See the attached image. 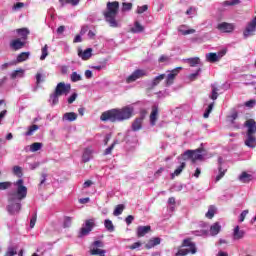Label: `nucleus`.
Returning <instances> with one entry per match:
<instances>
[{
	"instance_id": "f257e3e1",
	"label": "nucleus",
	"mask_w": 256,
	"mask_h": 256,
	"mask_svg": "<svg viewBox=\"0 0 256 256\" xmlns=\"http://www.w3.org/2000/svg\"><path fill=\"white\" fill-rule=\"evenodd\" d=\"M15 185L17 187L16 192L8 194L7 211L10 215H16L21 211V200L27 197V188L23 185V179L17 180Z\"/></svg>"
},
{
	"instance_id": "f03ea898",
	"label": "nucleus",
	"mask_w": 256,
	"mask_h": 256,
	"mask_svg": "<svg viewBox=\"0 0 256 256\" xmlns=\"http://www.w3.org/2000/svg\"><path fill=\"white\" fill-rule=\"evenodd\" d=\"M135 113V108L132 106H124L122 108H114L103 112L100 116L102 121H110V123H121L129 121Z\"/></svg>"
},
{
	"instance_id": "7ed1b4c3",
	"label": "nucleus",
	"mask_w": 256,
	"mask_h": 256,
	"mask_svg": "<svg viewBox=\"0 0 256 256\" xmlns=\"http://www.w3.org/2000/svg\"><path fill=\"white\" fill-rule=\"evenodd\" d=\"M117 13H119V2H108L106 4V11L103 13L107 23H109L110 27H118L117 20Z\"/></svg>"
},
{
	"instance_id": "20e7f679",
	"label": "nucleus",
	"mask_w": 256,
	"mask_h": 256,
	"mask_svg": "<svg viewBox=\"0 0 256 256\" xmlns=\"http://www.w3.org/2000/svg\"><path fill=\"white\" fill-rule=\"evenodd\" d=\"M244 127H247L245 145H246V147L255 149V147H256V137H255L256 122L253 119H248L245 122Z\"/></svg>"
},
{
	"instance_id": "39448f33",
	"label": "nucleus",
	"mask_w": 256,
	"mask_h": 256,
	"mask_svg": "<svg viewBox=\"0 0 256 256\" xmlns=\"http://www.w3.org/2000/svg\"><path fill=\"white\" fill-rule=\"evenodd\" d=\"M69 93H71V84L59 82L54 90V93L50 95V101H52V105H58L59 97L62 95H69Z\"/></svg>"
},
{
	"instance_id": "423d86ee",
	"label": "nucleus",
	"mask_w": 256,
	"mask_h": 256,
	"mask_svg": "<svg viewBox=\"0 0 256 256\" xmlns=\"http://www.w3.org/2000/svg\"><path fill=\"white\" fill-rule=\"evenodd\" d=\"M182 247H189V249H179L175 256H187L189 253H191V255H195V253H197V246H195V242H193L191 238L184 239Z\"/></svg>"
},
{
	"instance_id": "0eeeda50",
	"label": "nucleus",
	"mask_w": 256,
	"mask_h": 256,
	"mask_svg": "<svg viewBox=\"0 0 256 256\" xmlns=\"http://www.w3.org/2000/svg\"><path fill=\"white\" fill-rule=\"evenodd\" d=\"M103 247H105V244L101 240H96L91 244L90 248V255H99V256H105L106 251L103 250Z\"/></svg>"
},
{
	"instance_id": "6e6552de",
	"label": "nucleus",
	"mask_w": 256,
	"mask_h": 256,
	"mask_svg": "<svg viewBox=\"0 0 256 256\" xmlns=\"http://www.w3.org/2000/svg\"><path fill=\"white\" fill-rule=\"evenodd\" d=\"M95 219H88L85 220L84 225L81 227L78 237H86V235H89L91 231H93V228L95 227Z\"/></svg>"
},
{
	"instance_id": "1a4fd4ad",
	"label": "nucleus",
	"mask_w": 256,
	"mask_h": 256,
	"mask_svg": "<svg viewBox=\"0 0 256 256\" xmlns=\"http://www.w3.org/2000/svg\"><path fill=\"white\" fill-rule=\"evenodd\" d=\"M183 158L191 159L192 163H195V161H201V159H203V155H201V149L187 150L184 152Z\"/></svg>"
},
{
	"instance_id": "9d476101",
	"label": "nucleus",
	"mask_w": 256,
	"mask_h": 256,
	"mask_svg": "<svg viewBox=\"0 0 256 256\" xmlns=\"http://www.w3.org/2000/svg\"><path fill=\"white\" fill-rule=\"evenodd\" d=\"M256 31V16L248 22L246 28L243 31L244 38L247 39V37H252V35H255Z\"/></svg>"
},
{
	"instance_id": "9b49d317",
	"label": "nucleus",
	"mask_w": 256,
	"mask_h": 256,
	"mask_svg": "<svg viewBox=\"0 0 256 256\" xmlns=\"http://www.w3.org/2000/svg\"><path fill=\"white\" fill-rule=\"evenodd\" d=\"M181 69H183L182 67H177L175 69H173L172 71H170V73L167 75L166 77V87H171V85H173V83H175V78L179 75V71H181Z\"/></svg>"
},
{
	"instance_id": "f8f14e48",
	"label": "nucleus",
	"mask_w": 256,
	"mask_h": 256,
	"mask_svg": "<svg viewBox=\"0 0 256 256\" xmlns=\"http://www.w3.org/2000/svg\"><path fill=\"white\" fill-rule=\"evenodd\" d=\"M147 75V72L145 70H135L130 76L127 77L126 82L127 83H133L134 81H137V79H141V77H145Z\"/></svg>"
},
{
	"instance_id": "ddd939ff",
	"label": "nucleus",
	"mask_w": 256,
	"mask_h": 256,
	"mask_svg": "<svg viewBox=\"0 0 256 256\" xmlns=\"http://www.w3.org/2000/svg\"><path fill=\"white\" fill-rule=\"evenodd\" d=\"M217 29L221 33H233V31H235V25L232 23L222 22L217 25Z\"/></svg>"
},
{
	"instance_id": "4468645a",
	"label": "nucleus",
	"mask_w": 256,
	"mask_h": 256,
	"mask_svg": "<svg viewBox=\"0 0 256 256\" xmlns=\"http://www.w3.org/2000/svg\"><path fill=\"white\" fill-rule=\"evenodd\" d=\"M143 121H145V112L144 114H141L140 117L136 118L132 122V126H131L132 131L134 132L141 131V129H143Z\"/></svg>"
},
{
	"instance_id": "2eb2a0df",
	"label": "nucleus",
	"mask_w": 256,
	"mask_h": 256,
	"mask_svg": "<svg viewBox=\"0 0 256 256\" xmlns=\"http://www.w3.org/2000/svg\"><path fill=\"white\" fill-rule=\"evenodd\" d=\"M150 125L152 127H155L157 125V120L159 119V106L153 105L152 106V111L150 113Z\"/></svg>"
},
{
	"instance_id": "dca6fc26",
	"label": "nucleus",
	"mask_w": 256,
	"mask_h": 256,
	"mask_svg": "<svg viewBox=\"0 0 256 256\" xmlns=\"http://www.w3.org/2000/svg\"><path fill=\"white\" fill-rule=\"evenodd\" d=\"M218 163H219V167H218L219 174L216 176V179H215L216 183L218 181H221L225 177V174L227 173V168H223V158L219 157Z\"/></svg>"
},
{
	"instance_id": "f3484780",
	"label": "nucleus",
	"mask_w": 256,
	"mask_h": 256,
	"mask_svg": "<svg viewBox=\"0 0 256 256\" xmlns=\"http://www.w3.org/2000/svg\"><path fill=\"white\" fill-rule=\"evenodd\" d=\"M177 31L178 33H181V35H184V36L193 35V33H196L195 29L193 28L189 29V26L185 24L178 26Z\"/></svg>"
},
{
	"instance_id": "a211bd4d",
	"label": "nucleus",
	"mask_w": 256,
	"mask_h": 256,
	"mask_svg": "<svg viewBox=\"0 0 256 256\" xmlns=\"http://www.w3.org/2000/svg\"><path fill=\"white\" fill-rule=\"evenodd\" d=\"M93 55V48H88L84 51L78 50V57L82 59L83 61H89Z\"/></svg>"
},
{
	"instance_id": "6ab92c4d",
	"label": "nucleus",
	"mask_w": 256,
	"mask_h": 256,
	"mask_svg": "<svg viewBox=\"0 0 256 256\" xmlns=\"http://www.w3.org/2000/svg\"><path fill=\"white\" fill-rule=\"evenodd\" d=\"M93 159V149L85 148L82 154L83 163H89Z\"/></svg>"
},
{
	"instance_id": "aec40b11",
	"label": "nucleus",
	"mask_w": 256,
	"mask_h": 256,
	"mask_svg": "<svg viewBox=\"0 0 256 256\" xmlns=\"http://www.w3.org/2000/svg\"><path fill=\"white\" fill-rule=\"evenodd\" d=\"M10 47L14 51H19V49H23V47H25V42L21 41V39L18 38L11 41Z\"/></svg>"
},
{
	"instance_id": "412c9836",
	"label": "nucleus",
	"mask_w": 256,
	"mask_h": 256,
	"mask_svg": "<svg viewBox=\"0 0 256 256\" xmlns=\"http://www.w3.org/2000/svg\"><path fill=\"white\" fill-rule=\"evenodd\" d=\"M151 231V226H139L137 228V237H145Z\"/></svg>"
},
{
	"instance_id": "4be33fe9",
	"label": "nucleus",
	"mask_w": 256,
	"mask_h": 256,
	"mask_svg": "<svg viewBox=\"0 0 256 256\" xmlns=\"http://www.w3.org/2000/svg\"><path fill=\"white\" fill-rule=\"evenodd\" d=\"M62 121H69L70 123L73 121H77V113L66 112L62 117Z\"/></svg>"
},
{
	"instance_id": "5701e85b",
	"label": "nucleus",
	"mask_w": 256,
	"mask_h": 256,
	"mask_svg": "<svg viewBox=\"0 0 256 256\" xmlns=\"http://www.w3.org/2000/svg\"><path fill=\"white\" fill-rule=\"evenodd\" d=\"M187 167V163L182 162L174 171V173L171 174V179H175V177H179L181 173H183V169Z\"/></svg>"
},
{
	"instance_id": "b1692460",
	"label": "nucleus",
	"mask_w": 256,
	"mask_h": 256,
	"mask_svg": "<svg viewBox=\"0 0 256 256\" xmlns=\"http://www.w3.org/2000/svg\"><path fill=\"white\" fill-rule=\"evenodd\" d=\"M219 233H221V224H219V222H215L210 227V235H212V237H215V235H219Z\"/></svg>"
},
{
	"instance_id": "393cba45",
	"label": "nucleus",
	"mask_w": 256,
	"mask_h": 256,
	"mask_svg": "<svg viewBox=\"0 0 256 256\" xmlns=\"http://www.w3.org/2000/svg\"><path fill=\"white\" fill-rule=\"evenodd\" d=\"M233 237L235 240L243 239L245 237V231L240 230L239 226L234 228Z\"/></svg>"
},
{
	"instance_id": "a878e982",
	"label": "nucleus",
	"mask_w": 256,
	"mask_h": 256,
	"mask_svg": "<svg viewBox=\"0 0 256 256\" xmlns=\"http://www.w3.org/2000/svg\"><path fill=\"white\" fill-rule=\"evenodd\" d=\"M30 55H31L30 52H21L20 54H18L16 58V63H23L24 61H27Z\"/></svg>"
},
{
	"instance_id": "bb28decb",
	"label": "nucleus",
	"mask_w": 256,
	"mask_h": 256,
	"mask_svg": "<svg viewBox=\"0 0 256 256\" xmlns=\"http://www.w3.org/2000/svg\"><path fill=\"white\" fill-rule=\"evenodd\" d=\"M161 244V238L156 237L149 240V242L146 244V249H151L152 247H156V245Z\"/></svg>"
},
{
	"instance_id": "cd10ccee",
	"label": "nucleus",
	"mask_w": 256,
	"mask_h": 256,
	"mask_svg": "<svg viewBox=\"0 0 256 256\" xmlns=\"http://www.w3.org/2000/svg\"><path fill=\"white\" fill-rule=\"evenodd\" d=\"M132 33H143L145 31V27L139 23V21H136L134 23V27L131 28Z\"/></svg>"
},
{
	"instance_id": "c85d7f7f",
	"label": "nucleus",
	"mask_w": 256,
	"mask_h": 256,
	"mask_svg": "<svg viewBox=\"0 0 256 256\" xmlns=\"http://www.w3.org/2000/svg\"><path fill=\"white\" fill-rule=\"evenodd\" d=\"M16 32L18 33V35L21 37V39H23L24 41L27 39V37L29 36V29L27 28H20L17 29Z\"/></svg>"
},
{
	"instance_id": "c756f323",
	"label": "nucleus",
	"mask_w": 256,
	"mask_h": 256,
	"mask_svg": "<svg viewBox=\"0 0 256 256\" xmlns=\"http://www.w3.org/2000/svg\"><path fill=\"white\" fill-rule=\"evenodd\" d=\"M206 61H208V63H217V61H219V58H217V53L210 52L206 54Z\"/></svg>"
},
{
	"instance_id": "7c9ffc66",
	"label": "nucleus",
	"mask_w": 256,
	"mask_h": 256,
	"mask_svg": "<svg viewBox=\"0 0 256 256\" xmlns=\"http://www.w3.org/2000/svg\"><path fill=\"white\" fill-rule=\"evenodd\" d=\"M123 211H125V205L124 204H118L113 212V216L114 217H119V215H121L123 213Z\"/></svg>"
},
{
	"instance_id": "2f4dec72",
	"label": "nucleus",
	"mask_w": 256,
	"mask_h": 256,
	"mask_svg": "<svg viewBox=\"0 0 256 256\" xmlns=\"http://www.w3.org/2000/svg\"><path fill=\"white\" fill-rule=\"evenodd\" d=\"M104 227L105 229H107V231H109V233H113V231H115V226L113 225V221L106 219L104 221Z\"/></svg>"
},
{
	"instance_id": "473e14b6",
	"label": "nucleus",
	"mask_w": 256,
	"mask_h": 256,
	"mask_svg": "<svg viewBox=\"0 0 256 256\" xmlns=\"http://www.w3.org/2000/svg\"><path fill=\"white\" fill-rule=\"evenodd\" d=\"M239 181H241V183H249V181H251V174L242 172V174L239 176Z\"/></svg>"
},
{
	"instance_id": "72a5a7b5",
	"label": "nucleus",
	"mask_w": 256,
	"mask_h": 256,
	"mask_svg": "<svg viewBox=\"0 0 256 256\" xmlns=\"http://www.w3.org/2000/svg\"><path fill=\"white\" fill-rule=\"evenodd\" d=\"M187 63H189L190 67H197L201 63V59L199 57L188 58Z\"/></svg>"
},
{
	"instance_id": "f704fd0d",
	"label": "nucleus",
	"mask_w": 256,
	"mask_h": 256,
	"mask_svg": "<svg viewBox=\"0 0 256 256\" xmlns=\"http://www.w3.org/2000/svg\"><path fill=\"white\" fill-rule=\"evenodd\" d=\"M41 147H43V143L35 142L30 145L31 153H36V151H40Z\"/></svg>"
},
{
	"instance_id": "c9c22d12",
	"label": "nucleus",
	"mask_w": 256,
	"mask_h": 256,
	"mask_svg": "<svg viewBox=\"0 0 256 256\" xmlns=\"http://www.w3.org/2000/svg\"><path fill=\"white\" fill-rule=\"evenodd\" d=\"M165 77H166L165 74H160L159 76H156L152 80V87H157V85H159L161 83V81H163V79H165Z\"/></svg>"
},
{
	"instance_id": "e433bc0d",
	"label": "nucleus",
	"mask_w": 256,
	"mask_h": 256,
	"mask_svg": "<svg viewBox=\"0 0 256 256\" xmlns=\"http://www.w3.org/2000/svg\"><path fill=\"white\" fill-rule=\"evenodd\" d=\"M23 75H25V70L23 69H19V70H15L11 73L10 77L11 79H17V77H23Z\"/></svg>"
},
{
	"instance_id": "4c0bfd02",
	"label": "nucleus",
	"mask_w": 256,
	"mask_h": 256,
	"mask_svg": "<svg viewBox=\"0 0 256 256\" xmlns=\"http://www.w3.org/2000/svg\"><path fill=\"white\" fill-rule=\"evenodd\" d=\"M47 55H49V46L47 44L42 48V54L40 56L41 61H45L47 59Z\"/></svg>"
},
{
	"instance_id": "58836bf2",
	"label": "nucleus",
	"mask_w": 256,
	"mask_h": 256,
	"mask_svg": "<svg viewBox=\"0 0 256 256\" xmlns=\"http://www.w3.org/2000/svg\"><path fill=\"white\" fill-rule=\"evenodd\" d=\"M39 126L37 124H33L28 128V131L25 133L26 137H31L33 135L34 131H38Z\"/></svg>"
},
{
	"instance_id": "ea45409f",
	"label": "nucleus",
	"mask_w": 256,
	"mask_h": 256,
	"mask_svg": "<svg viewBox=\"0 0 256 256\" xmlns=\"http://www.w3.org/2000/svg\"><path fill=\"white\" fill-rule=\"evenodd\" d=\"M13 183L6 181V182H0V191H7V189H11Z\"/></svg>"
},
{
	"instance_id": "a19ab883",
	"label": "nucleus",
	"mask_w": 256,
	"mask_h": 256,
	"mask_svg": "<svg viewBox=\"0 0 256 256\" xmlns=\"http://www.w3.org/2000/svg\"><path fill=\"white\" fill-rule=\"evenodd\" d=\"M13 173L14 175H16V177H23V169L21 168V166H14Z\"/></svg>"
},
{
	"instance_id": "79ce46f5",
	"label": "nucleus",
	"mask_w": 256,
	"mask_h": 256,
	"mask_svg": "<svg viewBox=\"0 0 256 256\" xmlns=\"http://www.w3.org/2000/svg\"><path fill=\"white\" fill-rule=\"evenodd\" d=\"M205 217H207V219H213V217H215V206L209 207L208 213H206Z\"/></svg>"
},
{
	"instance_id": "37998d69",
	"label": "nucleus",
	"mask_w": 256,
	"mask_h": 256,
	"mask_svg": "<svg viewBox=\"0 0 256 256\" xmlns=\"http://www.w3.org/2000/svg\"><path fill=\"white\" fill-rule=\"evenodd\" d=\"M72 83H77V81H81V76L77 72H73L70 76Z\"/></svg>"
},
{
	"instance_id": "c03bdc74",
	"label": "nucleus",
	"mask_w": 256,
	"mask_h": 256,
	"mask_svg": "<svg viewBox=\"0 0 256 256\" xmlns=\"http://www.w3.org/2000/svg\"><path fill=\"white\" fill-rule=\"evenodd\" d=\"M17 255V249L14 247H9L5 253V256H14Z\"/></svg>"
},
{
	"instance_id": "a18cd8bd",
	"label": "nucleus",
	"mask_w": 256,
	"mask_h": 256,
	"mask_svg": "<svg viewBox=\"0 0 256 256\" xmlns=\"http://www.w3.org/2000/svg\"><path fill=\"white\" fill-rule=\"evenodd\" d=\"M133 9V3H122V11H131Z\"/></svg>"
},
{
	"instance_id": "49530a36",
	"label": "nucleus",
	"mask_w": 256,
	"mask_h": 256,
	"mask_svg": "<svg viewBox=\"0 0 256 256\" xmlns=\"http://www.w3.org/2000/svg\"><path fill=\"white\" fill-rule=\"evenodd\" d=\"M211 111H213V103L209 104L207 110L203 114L204 119H208L209 115H211Z\"/></svg>"
},
{
	"instance_id": "de8ad7c7",
	"label": "nucleus",
	"mask_w": 256,
	"mask_h": 256,
	"mask_svg": "<svg viewBox=\"0 0 256 256\" xmlns=\"http://www.w3.org/2000/svg\"><path fill=\"white\" fill-rule=\"evenodd\" d=\"M240 1L239 0H233V1H224L223 6L224 7H229L233 5H239Z\"/></svg>"
},
{
	"instance_id": "09e8293b",
	"label": "nucleus",
	"mask_w": 256,
	"mask_h": 256,
	"mask_svg": "<svg viewBox=\"0 0 256 256\" xmlns=\"http://www.w3.org/2000/svg\"><path fill=\"white\" fill-rule=\"evenodd\" d=\"M217 91H219L215 86H212V95H211V99L213 101L217 100V98L219 97V93H217Z\"/></svg>"
},
{
	"instance_id": "8fccbe9b",
	"label": "nucleus",
	"mask_w": 256,
	"mask_h": 256,
	"mask_svg": "<svg viewBox=\"0 0 256 256\" xmlns=\"http://www.w3.org/2000/svg\"><path fill=\"white\" fill-rule=\"evenodd\" d=\"M115 145H117V142L112 143L110 147L106 148L104 155H111L113 149H115Z\"/></svg>"
},
{
	"instance_id": "3c124183",
	"label": "nucleus",
	"mask_w": 256,
	"mask_h": 256,
	"mask_svg": "<svg viewBox=\"0 0 256 256\" xmlns=\"http://www.w3.org/2000/svg\"><path fill=\"white\" fill-rule=\"evenodd\" d=\"M147 9H149L148 5L138 6L136 12L138 13V15H141V14L145 13V11H147Z\"/></svg>"
},
{
	"instance_id": "603ef678",
	"label": "nucleus",
	"mask_w": 256,
	"mask_h": 256,
	"mask_svg": "<svg viewBox=\"0 0 256 256\" xmlns=\"http://www.w3.org/2000/svg\"><path fill=\"white\" fill-rule=\"evenodd\" d=\"M65 3L67 5H72V7H77V5L81 3V0H65Z\"/></svg>"
},
{
	"instance_id": "864d4df0",
	"label": "nucleus",
	"mask_w": 256,
	"mask_h": 256,
	"mask_svg": "<svg viewBox=\"0 0 256 256\" xmlns=\"http://www.w3.org/2000/svg\"><path fill=\"white\" fill-rule=\"evenodd\" d=\"M73 221V218L66 216L64 218V227H71V222Z\"/></svg>"
},
{
	"instance_id": "5fc2aeb1",
	"label": "nucleus",
	"mask_w": 256,
	"mask_h": 256,
	"mask_svg": "<svg viewBox=\"0 0 256 256\" xmlns=\"http://www.w3.org/2000/svg\"><path fill=\"white\" fill-rule=\"evenodd\" d=\"M248 214H249V210L242 211L239 218L240 223H243V221H245V218L247 217Z\"/></svg>"
},
{
	"instance_id": "6e6d98bb",
	"label": "nucleus",
	"mask_w": 256,
	"mask_h": 256,
	"mask_svg": "<svg viewBox=\"0 0 256 256\" xmlns=\"http://www.w3.org/2000/svg\"><path fill=\"white\" fill-rule=\"evenodd\" d=\"M35 223H37V213H35L30 220V229L35 227Z\"/></svg>"
},
{
	"instance_id": "4d7b16f0",
	"label": "nucleus",
	"mask_w": 256,
	"mask_h": 256,
	"mask_svg": "<svg viewBox=\"0 0 256 256\" xmlns=\"http://www.w3.org/2000/svg\"><path fill=\"white\" fill-rule=\"evenodd\" d=\"M255 103L256 101L255 100H249L247 102H245V107H248L249 109H253L255 107Z\"/></svg>"
},
{
	"instance_id": "13d9d810",
	"label": "nucleus",
	"mask_w": 256,
	"mask_h": 256,
	"mask_svg": "<svg viewBox=\"0 0 256 256\" xmlns=\"http://www.w3.org/2000/svg\"><path fill=\"white\" fill-rule=\"evenodd\" d=\"M133 221H135V216H133V215H128L125 219L126 225H131V223H133Z\"/></svg>"
},
{
	"instance_id": "bf43d9fd",
	"label": "nucleus",
	"mask_w": 256,
	"mask_h": 256,
	"mask_svg": "<svg viewBox=\"0 0 256 256\" xmlns=\"http://www.w3.org/2000/svg\"><path fill=\"white\" fill-rule=\"evenodd\" d=\"M23 7H25V3H23V2H17L16 4H14L13 10H14V11H17L18 9H23Z\"/></svg>"
},
{
	"instance_id": "052dcab7",
	"label": "nucleus",
	"mask_w": 256,
	"mask_h": 256,
	"mask_svg": "<svg viewBox=\"0 0 256 256\" xmlns=\"http://www.w3.org/2000/svg\"><path fill=\"white\" fill-rule=\"evenodd\" d=\"M141 242H135L132 245L128 246V249H131V251H134V249H139L141 247Z\"/></svg>"
},
{
	"instance_id": "680f3d73",
	"label": "nucleus",
	"mask_w": 256,
	"mask_h": 256,
	"mask_svg": "<svg viewBox=\"0 0 256 256\" xmlns=\"http://www.w3.org/2000/svg\"><path fill=\"white\" fill-rule=\"evenodd\" d=\"M76 99H77V93H73V94L68 98V103H69V105H71Z\"/></svg>"
},
{
	"instance_id": "e2e57ef3",
	"label": "nucleus",
	"mask_w": 256,
	"mask_h": 256,
	"mask_svg": "<svg viewBox=\"0 0 256 256\" xmlns=\"http://www.w3.org/2000/svg\"><path fill=\"white\" fill-rule=\"evenodd\" d=\"M216 55H217V58H218V61H219L222 57H225V55H227V50H221Z\"/></svg>"
},
{
	"instance_id": "0e129e2a",
	"label": "nucleus",
	"mask_w": 256,
	"mask_h": 256,
	"mask_svg": "<svg viewBox=\"0 0 256 256\" xmlns=\"http://www.w3.org/2000/svg\"><path fill=\"white\" fill-rule=\"evenodd\" d=\"M200 72H201V68H199L195 73L190 74V79L192 81H194V79H197V76L199 75Z\"/></svg>"
},
{
	"instance_id": "69168bd1",
	"label": "nucleus",
	"mask_w": 256,
	"mask_h": 256,
	"mask_svg": "<svg viewBox=\"0 0 256 256\" xmlns=\"http://www.w3.org/2000/svg\"><path fill=\"white\" fill-rule=\"evenodd\" d=\"M91 185H93V181L87 180V181H85V182L83 183V188H84V189H87V188L91 187Z\"/></svg>"
},
{
	"instance_id": "338daca9",
	"label": "nucleus",
	"mask_w": 256,
	"mask_h": 256,
	"mask_svg": "<svg viewBox=\"0 0 256 256\" xmlns=\"http://www.w3.org/2000/svg\"><path fill=\"white\" fill-rule=\"evenodd\" d=\"M47 181V174L42 173L40 178V185H43Z\"/></svg>"
},
{
	"instance_id": "774afa93",
	"label": "nucleus",
	"mask_w": 256,
	"mask_h": 256,
	"mask_svg": "<svg viewBox=\"0 0 256 256\" xmlns=\"http://www.w3.org/2000/svg\"><path fill=\"white\" fill-rule=\"evenodd\" d=\"M89 201H90L89 197L79 199V203H81V205H85L89 203Z\"/></svg>"
}]
</instances>
